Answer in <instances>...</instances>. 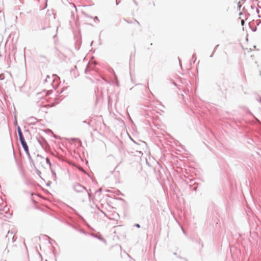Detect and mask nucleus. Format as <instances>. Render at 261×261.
<instances>
[{
  "instance_id": "obj_2",
  "label": "nucleus",
  "mask_w": 261,
  "mask_h": 261,
  "mask_svg": "<svg viewBox=\"0 0 261 261\" xmlns=\"http://www.w3.org/2000/svg\"><path fill=\"white\" fill-rule=\"evenodd\" d=\"M20 142H21V143L22 144V146L24 150H25L26 153L28 154L29 153V147L27 145L26 142L25 141V140H21V141H20Z\"/></svg>"
},
{
  "instance_id": "obj_5",
  "label": "nucleus",
  "mask_w": 261,
  "mask_h": 261,
  "mask_svg": "<svg viewBox=\"0 0 261 261\" xmlns=\"http://www.w3.org/2000/svg\"><path fill=\"white\" fill-rule=\"evenodd\" d=\"M137 226L138 227H140V225H139V224H137Z\"/></svg>"
},
{
  "instance_id": "obj_4",
  "label": "nucleus",
  "mask_w": 261,
  "mask_h": 261,
  "mask_svg": "<svg viewBox=\"0 0 261 261\" xmlns=\"http://www.w3.org/2000/svg\"><path fill=\"white\" fill-rule=\"evenodd\" d=\"M4 79V75L3 74H1L0 75V79L3 80Z\"/></svg>"
},
{
  "instance_id": "obj_1",
  "label": "nucleus",
  "mask_w": 261,
  "mask_h": 261,
  "mask_svg": "<svg viewBox=\"0 0 261 261\" xmlns=\"http://www.w3.org/2000/svg\"><path fill=\"white\" fill-rule=\"evenodd\" d=\"M48 161L49 160L47 158L38 155L35 160L34 164L36 168L40 169L41 167H43Z\"/></svg>"
},
{
  "instance_id": "obj_3",
  "label": "nucleus",
  "mask_w": 261,
  "mask_h": 261,
  "mask_svg": "<svg viewBox=\"0 0 261 261\" xmlns=\"http://www.w3.org/2000/svg\"><path fill=\"white\" fill-rule=\"evenodd\" d=\"M18 135H19L20 140L21 141V140H24V138L23 136L22 133L21 131L20 127L18 128Z\"/></svg>"
}]
</instances>
